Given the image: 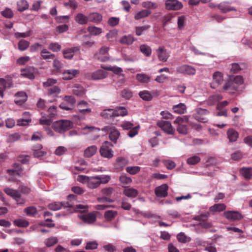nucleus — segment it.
<instances>
[{"label":"nucleus","mask_w":252,"mask_h":252,"mask_svg":"<svg viewBox=\"0 0 252 252\" xmlns=\"http://www.w3.org/2000/svg\"><path fill=\"white\" fill-rule=\"evenodd\" d=\"M72 126L73 124L70 121L61 120L54 122L52 127L56 132L63 133L72 128Z\"/></svg>","instance_id":"1"},{"label":"nucleus","mask_w":252,"mask_h":252,"mask_svg":"<svg viewBox=\"0 0 252 252\" xmlns=\"http://www.w3.org/2000/svg\"><path fill=\"white\" fill-rule=\"evenodd\" d=\"M188 118L186 116L178 117L174 121V124H176V128L178 132L181 134L186 135L188 133V127L186 123Z\"/></svg>","instance_id":"2"},{"label":"nucleus","mask_w":252,"mask_h":252,"mask_svg":"<svg viewBox=\"0 0 252 252\" xmlns=\"http://www.w3.org/2000/svg\"><path fill=\"white\" fill-rule=\"evenodd\" d=\"M113 144L109 141L104 142L100 147L99 152L101 156L107 158H111L114 156L112 149Z\"/></svg>","instance_id":"3"},{"label":"nucleus","mask_w":252,"mask_h":252,"mask_svg":"<svg viewBox=\"0 0 252 252\" xmlns=\"http://www.w3.org/2000/svg\"><path fill=\"white\" fill-rule=\"evenodd\" d=\"M223 82V76L221 72L216 71L213 74L212 81L210 83V86L212 89H216Z\"/></svg>","instance_id":"4"},{"label":"nucleus","mask_w":252,"mask_h":252,"mask_svg":"<svg viewBox=\"0 0 252 252\" xmlns=\"http://www.w3.org/2000/svg\"><path fill=\"white\" fill-rule=\"evenodd\" d=\"M177 72L188 75H193L196 73V69L193 66L183 64L178 66L176 68Z\"/></svg>","instance_id":"5"},{"label":"nucleus","mask_w":252,"mask_h":252,"mask_svg":"<svg viewBox=\"0 0 252 252\" xmlns=\"http://www.w3.org/2000/svg\"><path fill=\"white\" fill-rule=\"evenodd\" d=\"M195 111V114H194V117L196 120L201 123H206L208 121V119L205 117L209 113L207 110L197 108Z\"/></svg>","instance_id":"6"},{"label":"nucleus","mask_w":252,"mask_h":252,"mask_svg":"<svg viewBox=\"0 0 252 252\" xmlns=\"http://www.w3.org/2000/svg\"><path fill=\"white\" fill-rule=\"evenodd\" d=\"M157 125L168 134L172 135L175 132V129L171 123L168 121L163 120L159 121L157 123Z\"/></svg>","instance_id":"7"},{"label":"nucleus","mask_w":252,"mask_h":252,"mask_svg":"<svg viewBox=\"0 0 252 252\" xmlns=\"http://www.w3.org/2000/svg\"><path fill=\"white\" fill-rule=\"evenodd\" d=\"M158 59L162 62H165L170 57V52L164 46H160L156 50Z\"/></svg>","instance_id":"8"},{"label":"nucleus","mask_w":252,"mask_h":252,"mask_svg":"<svg viewBox=\"0 0 252 252\" xmlns=\"http://www.w3.org/2000/svg\"><path fill=\"white\" fill-rule=\"evenodd\" d=\"M77 112L82 114H86L91 112L89 104L86 101L81 100L77 104Z\"/></svg>","instance_id":"9"},{"label":"nucleus","mask_w":252,"mask_h":252,"mask_svg":"<svg viewBox=\"0 0 252 252\" xmlns=\"http://www.w3.org/2000/svg\"><path fill=\"white\" fill-rule=\"evenodd\" d=\"M223 216L230 221H236L242 218V215L240 213L234 211H226L223 213Z\"/></svg>","instance_id":"10"},{"label":"nucleus","mask_w":252,"mask_h":252,"mask_svg":"<svg viewBox=\"0 0 252 252\" xmlns=\"http://www.w3.org/2000/svg\"><path fill=\"white\" fill-rule=\"evenodd\" d=\"M165 6L168 10H178L183 7V4L177 0H167Z\"/></svg>","instance_id":"11"},{"label":"nucleus","mask_w":252,"mask_h":252,"mask_svg":"<svg viewBox=\"0 0 252 252\" xmlns=\"http://www.w3.org/2000/svg\"><path fill=\"white\" fill-rule=\"evenodd\" d=\"M238 88V86L235 85L234 82L229 77L223 86V89L225 91H227L230 94L234 93L237 90Z\"/></svg>","instance_id":"12"},{"label":"nucleus","mask_w":252,"mask_h":252,"mask_svg":"<svg viewBox=\"0 0 252 252\" xmlns=\"http://www.w3.org/2000/svg\"><path fill=\"white\" fill-rule=\"evenodd\" d=\"M72 206L68 204L67 202H54L48 204V208L50 210H53L54 211L59 210L62 208L63 207L64 208H70Z\"/></svg>","instance_id":"13"},{"label":"nucleus","mask_w":252,"mask_h":252,"mask_svg":"<svg viewBox=\"0 0 252 252\" xmlns=\"http://www.w3.org/2000/svg\"><path fill=\"white\" fill-rule=\"evenodd\" d=\"M79 71L75 69H69L65 70L63 73V79L65 80H71L77 76Z\"/></svg>","instance_id":"14"},{"label":"nucleus","mask_w":252,"mask_h":252,"mask_svg":"<svg viewBox=\"0 0 252 252\" xmlns=\"http://www.w3.org/2000/svg\"><path fill=\"white\" fill-rule=\"evenodd\" d=\"M168 187L166 184H162L155 189V194L158 197H165L168 194Z\"/></svg>","instance_id":"15"},{"label":"nucleus","mask_w":252,"mask_h":252,"mask_svg":"<svg viewBox=\"0 0 252 252\" xmlns=\"http://www.w3.org/2000/svg\"><path fill=\"white\" fill-rule=\"evenodd\" d=\"M14 102L18 105H22L27 100L28 96L24 92H19L15 94Z\"/></svg>","instance_id":"16"},{"label":"nucleus","mask_w":252,"mask_h":252,"mask_svg":"<svg viewBox=\"0 0 252 252\" xmlns=\"http://www.w3.org/2000/svg\"><path fill=\"white\" fill-rule=\"evenodd\" d=\"M7 173H8L10 176L8 180L11 182L17 181V176H22L23 175L22 173L21 168L17 169H8L7 170Z\"/></svg>","instance_id":"17"},{"label":"nucleus","mask_w":252,"mask_h":252,"mask_svg":"<svg viewBox=\"0 0 252 252\" xmlns=\"http://www.w3.org/2000/svg\"><path fill=\"white\" fill-rule=\"evenodd\" d=\"M100 115L105 119L112 120L117 117V113L114 109H107L103 110Z\"/></svg>","instance_id":"18"},{"label":"nucleus","mask_w":252,"mask_h":252,"mask_svg":"<svg viewBox=\"0 0 252 252\" xmlns=\"http://www.w3.org/2000/svg\"><path fill=\"white\" fill-rule=\"evenodd\" d=\"M78 217L84 222L88 224L93 223L96 220L95 215L92 213H90L85 215H80L78 216Z\"/></svg>","instance_id":"19"},{"label":"nucleus","mask_w":252,"mask_h":252,"mask_svg":"<svg viewBox=\"0 0 252 252\" xmlns=\"http://www.w3.org/2000/svg\"><path fill=\"white\" fill-rule=\"evenodd\" d=\"M78 50L77 47L66 48L63 51V57L66 59L70 60L73 57L74 53Z\"/></svg>","instance_id":"20"},{"label":"nucleus","mask_w":252,"mask_h":252,"mask_svg":"<svg viewBox=\"0 0 252 252\" xmlns=\"http://www.w3.org/2000/svg\"><path fill=\"white\" fill-rule=\"evenodd\" d=\"M107 72L102 69H98L92 74V78L93 80H100L106 78Z\"/></svg>","instance_id":"21"},{"label":"nucleus","mask_w":252,"mask_h":252,"mask_svg":"<svg viewBox=\"0 0 252 252\" xmlns=\"http://www.w3.org/2000/svg\"><path fill=\"white\" fill-rule=\"evenodd\" d=\"M136 40L132 34L124 35L121 37L120 42L122 44L126 45H131Z\"/></svg>","instance_id":"22"},{"label":"nucleus","mask_w":252,"mask_h":252,"mask_svg":"<svg viewBox=\"0 0 252 252\" xmlns=\"http://www.w3.org/2000/svg\"><path fill=\"white\" fill-rule=\"evenodd\" d=\"M100 183L96 176H91L87 183V186L89 189H94L100 186Z\"/></svg>","instance_id":"23"},{"label":"nucleus","mask_w":252,"mask_h":252,"mask_svg":"<svg viewBox=\"0 0 252 252\" xmlns=\"http://www.w3.org/2000/svg\"><path fill=\"white\" fill-rule=\"evenodd\" d=\"M21 75L24 77L30 79H33L34 78V68L32 67L21 69Z\"/></svg>","instance_id":"24"},{"label":"nucleus","mask_w":252,"mask_h":252,"mask_svg":"<svg viewBox=\"0 0 252 252\" xmlns=\"http://www.w3.org/2000/svg\"><path fill=\"white\" fill-rule=\"evenodd\" d=\"M220 8L221 12L225 13L230 11H236V9L234 7H230L228 5L227 2H223L217 5Z\"/></svg>","instance_id":"25"},{"label":"nucleus","mask_w":252,"mask_h":252,"mask_svg":"<svg viewBox=\"0 0 252 252\" xmlns=\"http://www.w3.org/2000/svg\"><path fill=\"white\" fill-rule=\"evenodd\" d=\"M42 146L38 144L33 147V155L35 157L40 158L46 154V152L42 150Z\"/></svg>","instance_id":"26"},{"label":"nucleus","mask_w":252,"mask_h":252,"mask_svg":"<svg viewBox=\"0 0 252 252\" xmlns=\"http://www.w3.org/2000/svg\"><path fill=\"white\" fill-rule=\"evenodd\" d=\"M123 192L126 196L131 198L136 197L138 193V190L132 188H126L124 189Z\"/></svg>","instance_id":"27"},{"label":"nucleus","mask_w":252,"mask_h":252,"mask_svg":"<svg viewBox=\"0 0 252 252\" xmlns=\"http://www.w3.org/2000/svg\"><path fill=\"white\" fill-rule=\"evenodd\" d=\"M41 117L39 120V124L43 126H50L52 122V118L47 116L45 113H41Z\"/></svg>","instance_id":"28"},{"label":"nucleus","mask_w":252,"mask_h":252,"mask_svg":"<svg viewBox=\"0 0 252 252\" xmlns=\"http://www.w3.org/2000/svg\"><path fill=\"white\" fill-rule=\"evenodd\" d=\"M172 109L174 112L182 114H184L186 112L187 107L184 103H180L178 104L174 105L172 107Z\"/></svg>","instance_id":"29"},{"label":"nucleus","mask_w":252,"mask_h":252,"mask_svg":"<svg viewBox=\"0 0 252 252\" xmlns=\"http://www.w3.org/2000/svg\"><path fill=\"white\" fill-rule=\"evenodd\" d=\"M75 21L80 25H85L88 23V16H86L81 13H78L75 17Z\"/></svg>","instance_id":"30"},{"label":"nucleus","mask_w":252,"mask_h":252,"mask_svg":"<svg viewBox=\"0 0 252 252\" xmlns=\"http://www.w3.org/2000/svg\"><path fill=\"white\" fill-rule=\"evenodd\" d=\"M0 85L2 87V89L5 90L6 88H10L12 87V78L10 77H7V80L0 78Z\"/></svg>","instance_id":"31"},{"label":"nucleus","mask_w":252,"mask_h":252,"mask_svg":"<svg viewBox=\"0 0 252 252\" xmlns=\"http://www.w3.org/2000/svg\"><path fill=\"white\" fill-rule=\"evenodd\" d=\"M240 172L247 179L252 178V167H242L240 168Z\"/></svg>","instance_id":"32"},{"label":"nucleus","mask_w":252,"mask_h":252,"mask_svg":"<svg viewBox=\"0 0 252 252\" xmlns=\"http://www.w3.org/2000/svg\"><path fill=\"white\" fill-rule=\"evenodd\" d=\"M72 93L77 96H83L85 93L84 88L79 85H74L72 87Z\"/></svg>","instance_id":"33"},{"label":"nucleus","mask_w":252,"mask_h":252,"mask_svg":"<svg viewBox=\"0 0 252 252\" xmlns=\"http://www.w3.org/2000/svg\"><path fill=\"white\" fill-rule=\"evenodd\" d=\"M102 15L97 12L92 13L88 16L89 21L94 23H99L102 20Z\"/></svg>","instance_id":"34"},{"label":"nucleus","mask_w":252,"mask_h":252,"mask_svg":"<svg viewBox=\"0 0 252 252\" xmlns=\"http://www.w3.org/2000/svg\"><path fill=\"white\" fill-rule=\"evenodd\" d=\"M120 135V131L117 129H112L109 133V137L111 141L115 143H117L118 139L119 138Z\"/></svg>","instance_id":"35"},{"label":"nucleus","mask_w":252,"mask_h":252,"mask_svg":"<svg viewBox=\"0 0 252 252\" xmlns=\"http://www.w3.org/2000/svg\"><path fill=\"white\" fill-rule=\"evenodd\" d=\"M87 31L92 35L94 36L99 35L102 32L101 28L93 26H89Z\"/></svg>","instance_id":"36"},{"label":"nucleus","mask_w":252,"mask_h":252,"mask_svg":"<svg viewBox=\"0 0 252 252\" xmlns=\"http://www.w3.org/2000/svg\"><path fill=\"white\" fill-rule=\"evenodd\" d=\"M97 150V147L94 145L88 147L84 151V156L90 158L94 155Z\"/></svg>","instance_id":"37"},{"label":"nucleus","mask_w":252,"mask_h":252,"mask_svg":"<svg viewBox=\"0 0 252 252\" xmlns=\"http://www.w3.org/2000/svg\"><path fill=\"white\" fill-rule=\"evenodd\" d=\"M222 98V96L219 94H216L210 96L208 100L207 103L210 105H213Z\"/></svg>","instance_id":"38"},{"label":"nucleus","mask_w":252,"mask_h":252,"mask_svg":"<svg viewBox=\"0 0 252 252\" xmlns=\"http://www.w3.org/2000/svg\"><path fill=\"white\" fill-rule=\"evenodd\" d=\"M119 181L123 187H125V185H128L132 182L131 178L125 174H123L119 177Z\"/></svg>","instance_id":"39"},{"label":"nucleus","mask_w":252,"mask_h":252,"mask_svg":"<svg viewBox=\"0 0 252 252\" xmlns=\"http://www.w3.org/2000/svg\"><path fill=\"white\" fill-rule=\"evenodd\" d=\"M40 55L43 59L44 60H53L55 57V55L49 52L46 49H43L41 52Z\"/></svg>","instance_id":"40"},{"label":"nucleus","mask_w":252,"mask_h":252,"mask_svg":"<svg viewBox=\"0 0 252 252\" xmlns=\"http://www.w3.org/2000/svg\"><path fill=\"white\" fill-rule=\"evenodd\" d=\"M140 51L146 57H149L152 54L151 48L147 44H142L140 46Z\"/></svg>","instance_id":"41"},{"label":"nucleus","mask_w":252,"mask_h":252,"mask_svg":"<svg viewBox=\"0 0 252 252\" xmlns=\"http://www.w3.org/2000/svg\"><path fill=\"white\" fill-rule=\"evenodd\" d=\"M151 13V12L150 10L143 9L136 13L134 16V18L135 20H139L148 16Z\"/></svg>","instance_id":"42"},{"label":"nucleus","mask_w":252,"mask_h":252,"mask_svg":"<svg viewBox=\"0 0 252 252\" xmlns=\"http://www.w3.org/2000/svg\"><path fill=\"white\" fill-rule=\"evenodd\" d=\"M227 137L230 142H234L237 140L238 137V132L232 129H230L227 132Z\"/></svg>","instance_id":"43"},{"label":"nucleus","mask_w":252,"mask_h":252,"mask_svg":"<svg viewBox=\"0 0 252 252\" xmlns=\"http://www.w3.org/2000/svg\"><path fill=\"white\" fill-rule=\"evenodd\" d=\"M139 96L144 100L150 101L153 98V95L148 91L144 90L139 93Z\"/></svg>","instance_id":"44"},{"label":"nucleus","mask_w":252,"mask_h":252,"mask_svg":"<svg viewBox=\"0 0 252 252\" xmlns=\"http://www.w3.org/2000/svg\"><path fill=\"white\" fill-rule=\"evenodd\" d=\"M24 212L28 216L34 217L37 213L36 208L34 206L28 207L24 209Z\"/></svg>","instance_id":"45"},{"label":"nucleus","mask_w":252,"mask_h":252,"mask_svg":"<svg viewBox=\"0 0 252 252\" xmlns=\"http://www.w3.org/2000/svg\"><path fill=\"white\" fill-rule=\"evenodd\" d=\"M226 205L224 204H216L209 208L211 212H221L224 210Z\"/></svg>","instance_id":"46"},{"label":"nucleus","mask_w":252,"mask_h":252,"mask_svg":"<svg viewBox=\"0 0 252 252\" xmlns=\"http://www.w3.org/2000/svg\"><path fill=\"white\" fill-rule=\"evenodd\" d=\"M117 214L118 213L116 211L108 210L105 211L104 216L107 220L111 221L115 218Z\"/></svg>","instance_id":"47"},{"label":"nucleus","mask_w":252,"mask_h":252,"mask_svg":"<svg viewBox=\"0 0 252 252\" xmlns=\"http://www.w3.org/2000/svg\"><path fill=\"white\" fill-rule=\"evenodd\" d=\"M136 80L142 83H147L149 82L150 77L144 73H138L136 75Z\"/></svg>","instance_id":"48"},{"label":"nucleus","mask_w":252,"mask_h":252,"mask_svg":"<svg viewBox=\"0 0 252 252\" xmlns=\"http://www.w3.org/2000/svg\"><path fill=\"white\" fill-rule=\"evenodd\" d=\"M29 8V4L26 0H20L17 2V9L19 11H23Z\"/></svg>","instance_id":"49"},{"label":"nucleus","mask_w":252,"mask_h":252,"mask_svg":"<svg viewBox=\"0 0 252 252\" xmlns=\"http://www.w3.org/2000/svg\"><path fill=\"white\" fill-rule=\"evenodd\" d=\"M48 48L54 52H58L61 51L62 47L58 42H52L49 44Z\"/></svg>","instance_id":"50"},{"label":"nucleus","mask_w":252,"mask_h":252,"mask_svg":"<svg viewBox=\"0 0 252 252\" xmlns=\"http://www.w3.org/2000/svg\"><path fill=\"white\" fill-rule=\"evenodd\" d=\"M58 242V239L56 237H51L45 240L44 243L47 247H50L56 244Z\"/></svg>","instance_id":"51"},{"label":"nucleus","mask_w":252,"mask_h":252,"mask_svg":"<svg viewBox=\"0 0 252 252\" xmlns=\"http://www.w3.org/2000/svg\"><path fill=\"white\" fill-rule=\"evenodd\" d=\"M114 109L116 113H117V117L119 116H125L127 115V111L126 108L124 107L120 106L117 107Z\"/></svg>","instance_id":"52"},{"label":"nucleus","mask_w":252,"mask_h":252,"mask_svg":"<svg viewBox=\"0 0 252 252\" xmlns=\"http://www.w3.org/2000/svg\"><path fill=\"white\" fill-rule=\"evenodd\" d=\"M13 222L16 226L18 227H26L29 224V221L24 219L15 220Z\"/></svg>","instance_id":"53"},{"label":"nucleus","mask_w":252,"mask_h":252,"mask_svg":"<svg viewBox=\"0 0 252 252\" xmlns=\"http://www.w3.org/2000/svg\"><path fill=\"white\" fill-rule=\"evenodd\" d=\"M4 191L6 194L12 197L13 199H14V198L16 197L19 193L18 191L9 188H5L4 189Z\"/></svg>","instance_id":"54"},{"label":"nucleus","mask_w":252,"mask_h":252,"mask_svg":"<svg viewBox=\"0 0 252 252\" xmlns=\"http://www.w3.org/2000/svg\"><path fill=\"white\" fill-rule=\"evenodd\" d=\"M116 162L119 167L122 168L128 163V160L125 158L118 157L116 159Z\"/></svg>","instance_id":"55"},{"label":"nucleus","mask_w":252,"mask_h":252,"mask_svg":"<svg viewBox=\"0 0 252 252\" xmlns=\"http://www.w3.org/2000/svg\"><path fill=\"white\" fill-rule=\"evenodd\" d=\"M140 167L138 166H127L126 168V171L131 175H135L140 170Z\"/></svg>","instance_id":"56"},{"label":"nucleus","mask_w":252,"mask_h":252,"mask_svg":"<svg viewBox=\"0 0 252 252\" xmlns=\"http://www.w3.org/2000/svg\"><path fill=\"white\" fill-rule=\"evenodd\" d=\"M61 92V89L57 86H53L48 89V94L53 96H57Z\"/></svg>","instance_id":"57"},{"label":"nucleus","mask_w":252,"mask_h":252,"mask_svg":"<svg viewBox=\"0 0 252 252\" xmlns=\"http://www.w3.org/2000/svg\"><path fill=\"white\" fill-rule=\"evenodd\" d=\"M20 138V135L19 133H14L8 135L7 138V142L9 143L14 142Z\"/></svg>","instance_id":"58"},{"label":"nucleus","mask_w":252,"mask_h":252,"mask_svg":"<svg viewBox=\"0 0 252 252\" xmlns=\"http://www.w3.org/2000/svg\"><path fill=\"white\" fill-rule=\"evenodd\" d=\"M29 42L25 40L22 39L18 43V49L20 51H25L29 47Z\"/></svg>","instance_id":"59"},{"label":"nucleus","mask_w":252,"mask_h":252,"mask_svg":"<svg viewBox=\"0 0 252 252\" xmlns=\"http://www.w3.org/2000/svg\"><path fill=\"white\" fill-rule=\"evenodd\" d=\"M177 238L179 242L186 243L190 241V238L188 237L184 233L180 232L177 236Z\"/></svg>","instance_id":"60"},{"label":"nucleus","mask_w":252,"mask_h":252,"mask_svg":"<svg viewBox=\"0 0 252 252\" xmlns=\"http://www.w3.org/2000/svg\"><path fill=\"white\" fill-rule=\"evenodd\" d=\"M229 78L234 82L238 87L243 83V78L241 76L237 75L235 76H229Z\"/></svg>","instance_id":"61"},{"label":"nucleus","mask_w":252,"mask_h":252,"mask_svg":"<svg viewBox=\"0 0 252 252\" xmlns=\"http://www.w3.org/2000/svg\"><path fill=\"white\" fill-rule=\"evenodd\" d=\"M200 161V158L197 156H194L188 158L187 162L189 165H195Z\"/></svg>","instance_id":"62"},{"label":"nucleus","mask_w":252,"mask_h":252,"mask_svg":"<svg viewBox=\"0 0 252 252\" xmlns=\"http://www.w3.org/2000/svg\"><path fill=\"white\" fill-rule=\"evenodd\" d=\"M118 32L116 30L110 31L106 34V37L109 41H113L116 38Z\"/></svg>","instance_id":"63"},{"label":"nucleus","mask_w":252,"mask_h":252,"mask_svg":"<svg viewBox=\"0 0 252 252\" xmlns=\"http://www.w3.org/2000/svg\"><path fill=\"white\" fill-rule=\"evenodd\" d=\"M162 162L165 166L169 170H172L176 166L175 163L171 160L164 159L162 160Z\"/></svg>","instance_id":"64"}]
</instances>
